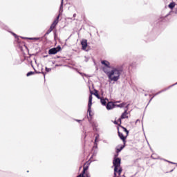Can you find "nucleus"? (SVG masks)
Listing matches in <instances>:
<instances>
[{"label": "nucleus", "mask_w": 177, "mask_h": 177, "mask_svg": "<svg viewBox=\"0 0 177 177\" xmlns=\"http://www.w3.org/2000/svg\"><path fill=\"white\" fill-rule=\"evenodd\" d=\"M103 71L106 73L109 80L114 82H117L120 80V76L121 75V73H122L121 68L115 67H113L110 71H107L105 68H103Z\"/></svg>", "instance_id": "obj_1"}, {"label": "nucleus", "mask_w": 177, "mask_h": 177, "mask_svg": "<svg viewBox=\"0 0 177 177\" xmlns=\"http://www.w3.org/2000/svg\"><path fill=\"white\" fill-rule=\"evenodd\" d=\"M113 166L114 167V175L115 176H117V171H118V168H120V167H121V158H115L113 160Z\"/></svg>", "instance_id": "obj_2"}, {"label": "nucleus", "mask_w": 177, "mask_h": 177, "mask_svg": "<svg viewBox=\"0 0 177 177\" xmlns=\"http://www.w3.org/2000/svg\"><path fill=\"white\" fill-rule=\"evenodd\" d=\"M62 50V47L60 46H57V48H53L49 50V55H56L57 52H60Z\"/></svg>", "instance_id": "obj_3"}, {"label": "nucleus", "mask_w": 177, "mask_h": 177, "mask_svg": "<svg viewBox=\"0 0 177 177\" xmlns=\"http://www.w3.org/2000/svg\"><path fill=\"white\" fill-rule=\"evenodd\" d=\"M125 118H128V111L127 110H125L124 112L122 114L120 118L118 120V122L121 124V120H124Z\"/></svg>", "instance_id": "obj_4"}, {"label": "nucleus", "mask_w": 177, "mask_h": 177, "mask_svg": "<svg viewBox=\"0 0 177 177\" xmlns=\"http://www.w3.org/2000/svg\"><path fill=\"white\" fill-rule=\"evenodd\" d=\"M59 19H60V17L57 16V18L53 21V24L50 26L53 29L56 28V26H57V24H59Z\"/></svg>", "instance_id": "obj_5"}, {"label": "nucleus", "mask_w": 177, "mask_h": 177, "mask_svg": "<svg viewBox=\"0 0 177 177\" xmlns=\"http://www.w3.org/2000/svg\"><path fill=\"white\" fill-rule=\"evenodd\" d=\"M81 44H82L83 50H85V49H86L88 46V41H86V39H83L81 41Z\"/></svg>", "instance_id": "obj_6"}, {"label": "nucleus", "mask_w": 177, "mask_h": 177, "mask_svg": "<svg viewBox=\"0 0 177 177\" xmlns=\"http://www.w3.org/2000/svg\"><path fill=\"white\" fill-rule=\"evenodd\" d=\"M118 136L119 138L121 139V140H122L124 145H125L126 142V139H127V137L124 136V134H122V133L118 131Z\"/></svg>", "instance_id": "obj_7"}, {"label": "nucleus", "mask_w": 177, "mask_h": 177, "mask_svg": "<svg viewBox=\"0 0 177 177\" xmlns=\"http://www.w3.org/2000/svg\"><path fill=\"white\" fill-rule=\"evenodd\" d=\"M86 171H88V166H86L83 168V171H82V174H80L79 176H77V177H86V176H84Z\"/></svg>", "instance_id": "obj_8"}, {"label": "nucleus", "mask_w": 177, "mask_h": 177, "mask_svg": "<svg viewBox=\"0 0 177 177\" xmlns=\"http://www.w3.org/2000/svg\"><path fill=\"white\" fill-rule=\"evenodd\" d=\"M114 103H113V102H108L107 103V104H106V109H108V110H113V109H114Z\"/></svg>", "instance_id": "obj_9"}, {"label": "nucleus", "mask_w": 177, "mask_h": 177, "mask_svg": "<svg viewBox=\"0 0 177 177\" xmlns=\"http://www.w3.org/2000/svg\"><path fill=\"white\" fill-rule=\"evenodd\" d=\"M101 64L105 66V67H107V68H111L110 62H109V61L103 60L101 62Z\"/></svg>", "instance_id": "obj_10"}, {"label": "nucleus", "mask_w": 177, "mask_h": 177, "mask_svg": "<svg viewBox=\"0 0 177 177\" xmlns=\"http://www.w3.org/2000/svg\"><path fill=\"white\" fill-rule=\"evenodd\" d=\"M64 0H62L61 1V5H60V7H59V17H60V16H62V13H63V2H64Z\"/></svg>", "instance_id": "obj_11"}, {"label": "nucleus", "mask_w": 177, "mask_h": 177, "mask_svg": "<svg viewBox=\"0 0 177 177\" xmlns=\"http://www.w3.org/2000/svg\"><path fill=\"white\" fill-rule=\"evenodd\" d=\"M92 99H93L92 95H90L88 97V106L89 109H91V107H92Z\"/></svg>", "instance_id": "obj_12"}, {"label": "nucleus", "mask_w": 177, "mask_h": 177, "mask_svg": "<svg viewBox=\"0 0 177 177\" xmlns=\"http://www.w3.org/2000/svg\"><path fill=\"white\" fill-rule=\"evenodd\" d=\"M125 147V144L116 147V153H120Z\"/></svg>", "instance_id": "obj_13"}, {"label": "nucleus", "mask_w": 177, "mask_h": 177, "mask_svg": "<svg viewBox=\"0 0 177 177\" xmlns=\"http://www.w3.org/2000/svg\"><path fill=\"white\" fill-rule=\"evenodd\" d=\"M165 91H167V88L166 89H164V90H162L158 93H156V94H154V95L150 99L149 102H151V100H153V98L155 97V96H157V95H160V93H162V92H165Z\"/></svg>", "instance_id": "obj_14"}, {"label": "nucleus", "mask_w": 177, "mask_h": 177, "mask_svg": "<svg viewBox=\"0 0 177 177\" xmlns=\"http://www.w3.org/2000/svg\"><path fill=\"white\" fill-rule=\"evenodd\" d=\"M175 2H171L168 5V7L169 8V9H173L175 8Z\"/></svg>", "instance_id": "obj_15"}, {"label": "nucleus", "mask_w": 177, "mask_h": 177, "mask_svg": "<svg viewBox=\"0 0 177 177\" xmlns=\"http://www.w3.org/2000/svg\"><path fill=\"white\" fill-rule=\"evenodd\" d=\"M52 31H53V28H51L50 26V28L47 30V32H46V35H49V34H50V32H52Z\"/></svg>", "instance_id": "obj_16"}, {"label": "nucleus", "mask_w": 177, "mask_h": 177, "mask_svg": "<svg viewBox=\"0 0 177 177\" xmlns=\"http://www.w3.org/2000/svg\"><path fill=\"white\" fill-rule=\"evenodd\" d=\"M125 104H127V103L123 102V103H122V104H120L116 105V106H117V107H120V109H122V107H124V106H125Z\"/></svg>", "instance_id": "obj_17"}, {"label": "nucleus", "mask_w": 177, "mask_h": 177, "mask_svg": "<svg viewBox=\"0 0 177 177\" xmlns=\"http://www.w3.org/2000/svg\"><path fill=\"white\" fill-rule=\"evenodd\" d=\"M122 172V169L121 168V167H120L118 170H117V174H118V176H120V175H121V173Z\"/></svg>", "instance_id": "obj_18"}, {"label": "nucleus", "mask_w": 177, "mask_h": 177, "mask_svg": "<svg viewBox=\"0 0 177 177\" xmlns=\"http://www.w3.org/2000/svg\"><path fill=\"white\" fill-rule=\"evenodd\" d=\"M101 103L102 106H106V104H107V102H106L105 99H101Z\"/></svg>", "instance_id": "obj_19"}, {"label": "nucleus", "mask_w": 177, "mask_h": 177, "mask_svg": "<svg viewBox=\"0 0 177 177\" xmlns=\"http://www.w3.org/2000/svg\"><path fill=\"white\" fill-rule=\"evenodd\" d=\"M91 107H90V109H89V106H88V110H87V113H88V115L90 117H92V115L91 114V113H92V111L91 110Z\"/></svg>", "instance_id": "obj_20"}, {"label": "nucleus", "mask_w": 177, "mask_h": 177, "mask_svg": "<svg viewBox=\"0 0 177 177\" xmlns=\"http://www.w3.org/2000/svg\"><path fill=\"white\" fill-rule=\"evenodd\" d=\"M26 75H27L28 77H30V76H31V75H34V72L30 71V72H28V73L26 74Z\"/></svg>", "instance_id": "obj_21"}, {"label": "nucleus", "mask_w": 177, "mask_h": 177, "mask_svg": "<svg viewBox=\"0 0 177 177\" xmlns=\"http://www.w3.org/2000/svg\"><path fill=\"white\" fill-rule=\"evenodd\" d=\"M95 96H96V97H97V99H100V97L99 96V93H97V91H95V93H94Z\"/></svg>", "instance_id": "obj_22"}, {"label": "nucleus", "mask_w": 177, "mask_h": 177, "mask_svg": "<svg viewBox=\"0 0 177 177\" xmlns=\"http://www.w3.org/2000/svg\"><path fill=\"white\" fill-rule=\"evenodd\" d=\"M98 139H99V134H97V136H95V143H96V142L99 141Z\"/></svg>", "instance_id": "obj_23"}, {"label": "nucleus", "mask_w": 177, "mask_h": 177, "mask_svg": "<svg viewBox=\"0 0 177 177\" xmlns=\"http://www.w3.org/2000/svg\"><path fill=\"white\" fill-rule=\"evenodd\" d=\"M52 71V68H48V67H46V73H49V72H50Z\"/></svg>", "instance_id": "obj_24"}, {"label": "nucleus", "mask_w": 177, "mask_h": 177, "mask_svg": "<svg viewBox=\"0 0 177 177\" xmlns=\"http://www.w3.org/2000/svg\"><path fill=\"white\" fill-rule=\"evenodd\" d=\"M123 129H124V132L127 133V135H128V133H129V131L127 129V128L123 127Z\"/></svg>", "instance_id": "obj_25"}, {"label": "nucleus", "mask_w": 177, "mask_h": 177, "mask_svg": "<svg viewBox=\"0 0 177 177\" xmlns=\"http://www.w3.org/2000/svg\"><path fill=\"white\" fill-rule=\"evenodd\" d=\"M11 34L15 37V38H17V35H16L15 32H11Z\"/></svg>", "instance_id": "obj_26"}, {"label": "nucleus", "mask_w": 177, "mask_h": 177, "mask_svg": "<svg viewBox=\"0 0 177 177\" xmlns=\"http://www.w3.org/2000/svg\"><path fill=\"white\" fill-rule=\"evenodd\" d=\"M85 175L86 176V177H89V174L88 173L86 172L84 176H85Z\"/></svg>", "instance_id": "obj_27"}, {"label": "nucleus", "mask_w": 177, "mask_h": 177, "mask_svg": "<svg viewBox=\"0 0 177 177\" xmlns=\"http://www.w3.org/2000/svg\"><path fill=\"white\" fill-rule=\"evenodd\" d=\"M27 39H30V40H32V39H34V38H32V37H29V38H26Z\"/></svg>", "instance_id": "obj_28"}, {"label": "nucleus", "mask_w": 177, "mask_h": 177, "mask_svg": "<svg viewBox=\"0 0 177 177\" xmlns=\"http://www.w3.org/2000/svg\"><path fill=\"white\" fill-rule=\"evenodd\" d=\"M80 74L81 75H82V77H84V75H85V74H84V73H80Z\"/></svg>", "instance_id": "obj_29"}, {"label": "nucleus", "mask_w": 177, "mask_h": 177, "mask_svg": "<svg viewBox=\"0 0 177 177\" xmlns=\"http://www.w3.org/2000/svg\"><path fill=\"white\" fill-rule=\"evenodd\" d=\"M114 124H115V125H117V124H118V122L115 121V122H114Z\"/></svg>", "instance_id": "obj_30"}, {"label": "nucleus", "mask_w": 177, "mask_h": 177, "mask_svg": "<svg viewBox=\"0 0 177 177\" xmlns=\"http://www.w3.org/2000/svg\"><path fill=\"white\" fill-rule=\"evenodd\" d=\"M76 121L77 122H81V120H76Z\"/></svg>", "instance_id": "obj_31"}, {"label": "nucleus", "mask_w": 177, "mask_h": 177, "mask_svg": "<svg viewBox=\"0 0 177 177\" xmlns=\"http://www.w3.org/2000/svg\"><path fill=\"white\" fill-rule=\"evenodd\" d=\"M41 73H43V75H44V78H45V73H44V72H41Z\"/></svg>", "instance_id": "obj_32"}, {"label": "nucleus", "mask_w": 177, "mask_h": 177, "mask_svg": "<svg viewBox=\"0 0 177 177\" xmlns=\"http://www.w3.org/2000/svg\"><path fill=\"white\" fill-rule=\"evenodd\" d=\"M77 16V14L73 15V17H75Z\"/></svg>", "instance_id": "obj_33"}, {"label": "nucleus", "mask_w": 177, "mask_h": 177, "mask_svg": "<svg viewBox=\"0 0 177 177\" xmlns=\"http://www.w3.org/2000/svg\"><path fill=\"white\" fill-rule=\"evenodd\" d=\"M128 107H129V104H127V106H126V109H128Z\"/></svg>", "instance_id": "obj_34"}, {"label": "nucleus", "mask_w": 177, "mask_h": 177, "mask_svg": "<svg viewBox=\"0 0 177 177\" xmlns=\"http://www.w3.org/2000/svg\"><path fill=\"white\" fill-rule=\"evenodd\" d=\"M136 122H140V120H136Z\"/></svg>", "instance_id": "obj_35"}, {"label": "nucleus", "mask_w": 177, "mask_h": 177, "mask_svg": "<svg viewBox=\"0 0 177 177\" xmlns=\"http://www.w3.org/2000/svg\"><path fill=\"white\" fill-rule=\"evenodd\" d=\"M168 162H170L171 164H175V163H174V162H169V161H168Z\"/></svg>", "instance_id": "obj_36"}, {"label": "nucleus", "mask_w": 177, "mask_h": 177, "mask_svg": "<svg viewBox=\"0 0 177 177\" xmlns=\"http://www.w3.org/2000/svg\"><path fill=\"white\" fill-rule=\"evenodd\" d=\"M113 177H117V173H116V176L114 174V176Z\"/></svg>", "instance_id": "obj_37"}, {"label": "nucleus", "mask_w": 177, "mask_h": 177, "mask_svg": "<svg viewBox=\"0 0 177 177\" xmlns=\"http://www.w3.org/2000/svg\"><path fill=\"white\" fill-rule=\"evenodd\" d=\"M174 85H177V83H176L175 84H173L172 86H174Z\"/></svg>", "instance_id": "obj_38"}, {"label": "nucleus", "mask_w": 177, "mask_h": 177, "mask_svg": "<svg viewBox=\"0 0 177 177\" xmlns=\"http://www.w3.org/2000/svg\"><path fill=\"white\" fill-rule=\"evenodd\" d=\"M23 39H26V37H21Z\"/></svg>", "instance_id": "obj_39"}, {"label": "nucleus", "mask_w": 177, "mask_h": 177, "mask_svg": "<svg viewBox=\"0 0 177 177\" xmlns=\"http://www.w3.org/2000/svg\"><path fill=\"white\" fill-rule=\"evenodd\" d=\"M145 96H147V94H145Z\"/></svg>", "instance_id": "obj_40"}]
</instances>
